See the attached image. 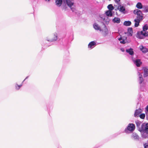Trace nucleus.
Listing matches in <instances>:
<instances>
[{
	"label": "nucleus",
	"instance_id": "f257e3e1",
	"mask_svg": "<svg viewBox=\"0 0 148 148\" xmlns=\"http://www.w3.org/2000/svg\"><path fill=\"white\" fill-rule=\"evenodd\" d=\"M64 5H63L62 9L65 11L67 10V7L66 5H67L71 9L73 12L76 11L75 6L74 4V0H65Z\"/></svg>",
	"mask_w": 148,
	"mask_h": 148
},
{
	"label": "nucleus",
	"instance_id": "f03ea898",
	"mask_svg": "<svg viewBox=\"0 0 148 148\" xmlns=\"http://www.w3.org/2000/svg\"><path fill=\"white\" fill-rule=\"evenodd\" d=\"M138 74L139 78V83L140 84H141L140 86V89L141 91H144L146 90L145 87V84H141L142 83V82L143 81V79L142 77V75L139 72H138Z\"/></svg>",
	"mask_w": 148,
	"mask_h": 148
},
{
	"label": "nucleus",
	"instance_id": "7ed1b4c3",
	"mask_svg": "<svg viewBox=\"0 0 148 148\" xmlns=\"http://www.w3.org/2000/svg\"><path fill=\"white\" fill-rule=\"evenodd\" d=\"M134 13L135 14H137L136 18L142 21L143 19V14L142 12L138 9L135 10L134 11Z\"/></svg>",
	"mask_w": 148,
	"mask_h": 148
},
{
	"label": "nucleus",
	"instance_id": "20e7f679",
	"mask_svg": "<svg viewBox=\"0 0 148 148\" xmlns=\"http://www.w3.org/2000/svg\"><path fill=\"white\" fill-rule=\"evenodd\" d=\"M58 39V37L57 34H55L51 36L47 37L46 40L49 42H53L56 41Z\"/></svg>",
	"mask_w": 148,
	"mask_h": 148
},
{
	"label": "nucleus",
	"instance_id": "39448f33",
	"mask_svg": "<svg viewBox=\"0 0 148 148\" xmlns=\"http://www.w3.org/2000/svg\"><path fill=\"white\" fill-rule=\"evenodd\" d=\"M135 128V126L134 124L130 123L128 124L127 127L125 129V132H127L128 131H129L131 132H133Z\"/></svg>",
	"mask_w": 148,
	"mask_h": 148
},
{
	"label": "nucleus",
	"instance_id": "423d86ee",
	"mask_svg": "<svg viewBox=\"0 0 148 148\" xmlns=\"http://www.w3.org/2000/svg\"><path fill=\"white\" fill-rule=\"evenodd\" d=\"M140 131L148 133V123H144L142 124L140 127Z\"/></svg>",
	"mask_w": 148,
	"mask_h": 148
},
{
	"label": "nucleus",
	"instance_id": "0eeeda50",
	"mask_svg": "<svg viewBox=\"0 0 148 148\" xmlns=\"http://www.w3.org/2000/svg\"><path fill=\"white\" fill-rule=\"evenodd\" d=\"M118 40L120 41L121 43L125 44L126 43H129L130 42V40H127V37H121L118 38Z\"/></svg>",
	"mask_w": 148,
	"mask_h": 148
},
{
	"label": "nucleus",
	"instance_id": "6e6552de",
	"mask_svg": "<svg viewBox=\"0 0 148 148\" xmlns=\"http://www.w3.org/2000/svg\"><path fill=\"white\" fill-rule=\"evenodd\" d=\"M103 29H102V35L104 36H106L108 33V32L107 28L104 24L103 25Z\"/></svg>",
	"mask_w": 148,
	"mask_h": 148
},
{
	"label": "nucleus",
	"instance_id": "1a4fd4ad",
	"mask_svg": "<svg viewBox=\"0 0 148 148\" xmlns=\"http://www.w3.org/2000/svg\"><path fill=\"white\" fill-rule=\"evenodd\" d=\"M139 48L144 53H146L148 51V49L145 47L143 45L140 46Z\"/></svg>",
	"mask_w": 148,
	"mask_h": 148
},
{
	"label": "nucleus",
	"instance_id": "9d476101",
	"mask_svg": "<svg viewBox=\"0 0 148 148\" xmlns=\"http://www.w3.org/2000/svg\"><path fill=\"white\" fill-rule=\"evenodd\" d=\"M134 63L138 67H139L142 64V62L140 59L134 60L132 59Z\"/></svg>",
	"mask_w": 148,
	"mask_h": 148
},
{
	"label": "nucleus",
	"instance_id": "9b49d317",
	"mask_svg": "<svg viewBox=\"0 0 148 148\" xmlns=\"http://www.w3.org/2000/svg\"><path fill=\"white\" fill-rule=\"evenodd\" d=\"M93 27L95 30L102 32V28L97 23H95L93 25Z\"/></svg>",
	"mask_w": 148,
	"mask_h": 148
},
{
	"label": "nucleus",
	"instance_id": "f8f14e48",
	"mask_svg": "<svg viewBox=\"0 0 148 148\" xmlns=\"http://www.w3.org/2000/svg\"><path fill=\"white\" fill-rule=\"evenodd\" d=\"M142 112V110L141 109L136 110L135 112L134 116L135 117L138 116L139 114Z\"/></svg>",
	"mask_w": 148,
	"mask_h": 148
},
{
	"label": "nucleus",
	"instance_id": "ddd939ff",
	"mask_svg": "<svg viewBox=\"0 0 148 148\" xmlns=\"http://www.w3.org/2000/svg\"><path fill=\"white\" fill-rule=\"evenodd\" d=\"M96 44L95 41H92L89 43L88 45V47L91 49L93 48L95 45Z\"/></svg>",
	"mask_w": 148,
	"mask_h": 148
},
{
	"label": "nucleus",
	"instance_id": "4468645a",
	"mask_svg": "<svg viewBox=\"0 0 148 148\" xmlns=\"http://www.w3.org/2000/svg\"><path fill=\"white\" fill-rule=\"evenodd\" d=\"M132 138L135 140H138L139 139V137L138 135L135 133H133L132 135Z\"/></svg>",
	"mask_w": 148,
	"mask_h": 148
},
{
	"label": "nucleus",
	"instance_id": "2eb2a0df",
	"mask_svg": "<svg viewBox=\"0 0 148 148\" xmlns=\"http://www.w3.org/2000/svg\"><path fill=\"white\" fill-rule=\"evenodd\" d=\"M144 77H145L148 76V69L146 68H143Z\"/></svg>",
	"mask_w": 148,
	"mask_h": 148
},
{
	"label": "nucleus",
	"instance_id": "dca6fc26",
	"mask_svg": "<svg viewBox=\"0 0 148 148\" xmlns=\"http://www.w3.org/2000/svg\"><path fill=\"white\" fill-rule=\"evenodd\" d=\"M141 21V20H140L137 18L135 19L134 20V21L135 22L134 26L135 27H138L139 25V23L140 21Z\"/></svg>",
	"mask_w": 148,
	"mask_h": 148
},
{
	"label": "nucleus",
	"instance_id": "f3484780",
	"mask_svg": "<svg viewBox=\"0 0 148 148\" xmlns=\"http://www.w3.org/2000/svg\"><path fill=\"white\" fill-rule=\"evenodd\" d=\"M133 49L132 48H130L127 49L126 50V52L128 53L130 55L132 56L134 54V51Z\"/></svg>",
	"mask_w": 148,
	"mask_h": 148
},
{
	"label": "nucleus",
	"instance_id": "a211bd4d",
	"mask_svg": "<svg viewBox=\"0 0 148 148\" xmlns=\"http://www.w3.org/2000/svg\"><path fill=\"white\" fill-rule=\"evenodd\" d=\"M55 3L57 6L60 7L62 4V0H56V1Z\"/></svg>",
	"mask_w": 148,
	"mask_h": 148
},
{
	"label": "nucleus",
	"instance_id": "6ab92c4d",
	"mask_svg": "<svg viewBox=\"0 0 148 148\" xmlns=\"http://www.w3.org/2000/svg\"><path fill=\"white\" fill-rule=\"evenodd\" d=\"M137 37L139 39H143L144 38V37L141 33V32H138L137 35Z\"/></svg>",
	"mask_w": 148,
	"mask_h": 148
},
{
	"label": "nucleus",
	"instance_id": "aec40b11",
	"mask_svg": "<svg viewBox=\"0 0 148 148\" xmlns=\"http://www.w3.org/2000/svg\"><path fill=\"white\" fill-rule=\"evenodd\" d=\"M113 21L114 23H119L120 22V19L119 18L115 17L113 19Z\"/></svg>",
	"mask_w": 148,
	"mask_h": 148
},
{
	"label": "nucleus",
	"instance_id": "412c9836",
	"mask_svg": "<svg viewBox=\"0 0 148 148\" xmlns=\"http://www.w3.org/2000/svg\"><path fill=\"white\" fill-rule=\"evenodd\" d=\"M136 7L139 9H141L143 7L142 3L140 2L138 3L136 5Z\"/></svg>",
	"mask_w": 148,
	"mask_h": 148
},
{
	"label": "nucleus",
	"instance_id": "4be33fe9",
	"mask_svg": "<svg viewBox=\"0 0 148 148\" xmlns=\"http://www.w3.org/2000/svg\"><path fill=\"white\" fill-rule=\"evenodd\" d=\"M140 32L141 34L143 35L144 37L146 36H148V32L142 31Z\"/></svg>",
	"mask_w": 148,
	"mask_h": 148
},
{
	"label": "nucleus",
	"instance_id": "5701e85b",
	"mask_svg": "<svg viewBox=\"0 0 148 148\" xmlns=\"http://www.w3.org/2000/svg\"><path fill=\"white\" fill-rule=\"evenodd\" d=\"M118 9L119 10V11L121 12H124L125 10V7L123 6H121V5L119 7H118Z\"/></svg>",
	"mask_w": 148,
	"mask_h": 148
},
{
	"label": "nucleus",
	"instance_id": "b1692460",
	"mask_svg": "<svg viewBox=\"0 0 148 148\" xmlns=\"http://www.w3.org/2000/svg\"><path fill=\"white\" fill-rule=\"evenodd\" d=\"M131 24V22L130 21H125L123 23V25L126 26H129Z\"/></svg>",
	"mask_w": 148,
	"mask_h": 148
},
{
	"label": "nucleus",
	"instance_id": "393cba45",
	"mask_svg": "<svg viewBox=\"0 0 148 148\" xmlns=\"http://www.w3.org/2000/svg\"><path fill=\"white\" fill-rule=\"evenodd\" d=\"M112 11L108 10L106 12V14L107 16H112Z\"/></svg>",
	"mask_w": 148,
	"mask_h": 148
},
{
	"label": "nucleus",
	"instance_id": "a878e982",
	"mask_svg": "<svg viewBox=\"0 0 148 148\" xmlns=\"http://www.w3.org/2000/svg\"><path fill=\"white\" fill-rule=\"evenodd\" d=\"M135 123L137 127L139 128H140V125L141 123V122L138 120H136V121Z\"/></svg>",
	"mask_w": 148,
	"mask_h": 148
},
{
	"label": "nucleus",
	"instance_id": "bb28decb",
	"mask_svg": "<svg viewBox=\"0 0 148 148\" xmlns=\"http://www.w3.org/2000/svg\"><path fill=\"white\" fill-rule=\"evenodd\" d=\"M108 8L109 10L112 11L114 8V7L113 6L112 4H109L108 6Z\"/></svg>",
	"mask_w": 148,
	"mask_h": 148
},
{
	"label": "nucleus",
	"instance_id": "cd10ccee",
	"mask_svg": "<svg viewBox=\"0 0 148 148\" xmlns=\"http://www.w3.org/2000/svg\"><path fill=\"white\" fill-rule=\"evenodd\" d=\"M148 29V26L147 24H145L143 27L142 31H146Z\"/></svg>",
	"mask_w": 148,
	"mask_h": 148
},
{
	"label": "nucleus",
	"instance_id": "c85d7f7f",
	"mask_svg": "<svg viewBox=\"0 0 148 148\" xmlns=\"http://www.w3.org/2000/svg\"><path fill=\"white\" fill-rule=\"evenodd\" d=\"M143 11L145 12H148V6H144L143 7Z\"/></svg>",
	"mask_w": 148,
	"mask_h": 148
},
{
	"label": "nucleus",
	"instance_id": "c756f323",
	"mask_svg": "<svg viewBox=\"0 0 148 148\" xmlns=\"http://www.w3.org/2000/svg\"><path fill=\"white\" fill-rule=\"evenodd\" d=\"M139 116L140 118L143 119L145 117V114H142L139 115Z\"/></svg>",
	"mask_w": 148,
	"mask_h": 148
},
{
	"label": "nucleus",
	"instance_id": "7c9ffc66",
	"mask_svg": "<svg viewBox=\"0 0 148 148\" xmlns=\"http://www.w3.org/2000/svg\"><path fill=\"white\" fill-rule=\"evenodd\" d=\"M22 86V85H18L17 84L15 86L17 90H18Z\"/></svg>",
	"mask_w": 148,
	"mask_h": 148
},
{
	"label": "nucleus",
	"instance_id": "2f4dec72",
	"mask_svg": "<svg viewBox=\"0 0 148 148\" xmlns=\"http://www.w3.org/2000/svg\"><path fill=\"white\" fill-rule=\"evenodd\" d=\"M128 32L133 33L132 29L131 28H129L128 29Z\"/></svg>",
	"mask_w": 148,
	"mask_h": 148
},
{
	"label": "nucleus",
	"instance_id": "473e14b6",
	"mask_svg": "<svg viewBox=\"0 0 148 148\" xmlns=\"http://www.w3.org/2000/svg\"><path fill=\"white\" fill-rule=\"evenodd\" d=\"M114 1L116 3L119 4L120 2V0H114Z\"/></svg>",
	"mask_w": 148,
	"mask_h": 148
},
{
	"label": "nucleus",
	"instance_id": "72a5a7b5",
	"mask_svg": "<svg viewBox=\"0 0 148 148\" xmlns=\"http://www.w3.org/2000/svg\"><path fill=\"white\" fill-rule=\"evenodd\" d=\"M127 35L129 36H132V33H130V32L127 33Z\"/></svg>",
	"mask_w": 148,
	"mask_h": 148
},
{
	"label": "nucleus",
	"instance_id": "f704fd0d",
	"mask_svg": "<svg viewBox=\"0 0 148 148\" xmlns=\"http://www.w3.org/2000/svg\"><path fill=\"white\" fill-rule=\"evenodd\" d=\"M121 50L123 52L124 51V50L123 49V48L121 49Z\"/></svg>",
	"mask_w": 148,
	"mask_h": 148
},
{
	"label": "nucleus",
	"instance_id": "c9c22d12",
	"mask_svg": "<svg viewBox=\"0 0 148 148\" xmlns=\"http://www.w3.org/2000/svg\"><path fill=\"white\" fill-rule=\"evenodd\" d=\"M29 76H27L26 77V78H25V79L23 80V82L26 79H27L28 77Z\"/></svg>",
	"mask_w": 148,
	"mask_h": 148
},
{
	"label": "nucleus",
	"instance_id": "e433bc0d",
	"mask_svg": "<svg viewBox=\"0 0 148 148\" xmlns=\"http://www.w3.org/2000/svg\"><path fill=\"white\" fill-rule=\"evenodd\" d=\"M146 110L148 112V105L147 106Z\"/></svg>",
	"mask_w": 148,
	"mask_h": 148
},
{
	"label": "nucleus",
	"instance_id": "4c0bfd02",
	"mask_svg": "<svg viewBox=\"0 0 148 148\" xmlns=\"http://www.w3.org/2000/svg\"><path fill=\"white\" fill-rule=\"evenodd\" d=\"M45 1L47 2H49L50 0H45Z\"/></svg>",
	"mask_w": 148,
	"mask_h": 148
},
{
	"label": "nucleus",
	"instance_id": "58836bf2",
	"mask_svg": "<svg viewBox=\"0 0 148 148\" xmlns=\"http://www.w3.org/2000/svg\"><path fill=\"white\" fill-rule=\"evenodd\" d=\"M109 1H110L111 0H109Z\"/></svg>",
	"mask_w": 148,
	"mask_h": 148
}]
</instances>
